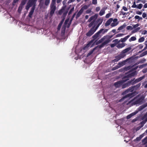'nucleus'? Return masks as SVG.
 Listing matches in <instances>:
<instances>
[{
  "instance_id": "f257e3e1",
  "label": "nucleus",
  "mask_w": 147,
  "mask_h": 147,
  "mask_svg": "<svg viewBox=\"0 0 147 147\" xmlns=\"http://www.w3.org/2000/svg\"><path fill=\"white\" fill-rule=\"evenodd\" d=\"M144 98L143 97H139L138 96L136 97L133 99L129 101L128 104L131 106L137 104H141L142 103Z\"/></svg>"
},
{
  "instance_id": "f03ea898",
  "label": "nucleus",
  "mask_w": 147,
  "mask_h": 147,
  "mask_svg": "<svg viewBox=\"0 0 147 147\" xmlns=\"http://www.w3.org/2000/svg\"><path fill=\"white\" fill-rule=\"evenodd\" d=\"M112 37V36L107 35L104 36L102 38L99 40V42H103V44L105 45L110 42V39Z\"/></svg>"
},
{
  "instance_id": "7ed1b4c3",
  "label": "nucleus",
  "mask_w": 147,
  "mask_h": 147,
  "mask_svg": "<svg viewBox=\"0 0 147 147\" xmlns=\"http://www.w3.org/2000/svg\"><path fill=\"white\" fill-rule=\"evenodd\" d=\"M50 14L51 16H53L56 9V2H52L50 5Z\"/></svg>"
},
{
  "instance_id": "20e7f679",
  "label": "nucleus",
  "mask_w": 147,
  "mask_h": 147,
  "mask_svg": "<svg viewBox=\"0 0 147 147\" xmlns=\"http://www.w3.org/2000/svg\"><path fill=\"white\" fill-rule=\"evenodd\" d=\"M134 86H132L129 87L126 91V92L129 93V92H132L134 90ZM136 94V93L135 92H133L128 93L126 96L127 97H131L134 96Z\"/></svg>"
},
{
  "instance_id": "39448f33",
  "label": "nucleus",
  "mask_w": 147,
  "mask_h": 147,
  "mask_svg": "<svg viewBox=\"0 0 147 147\" xmlns=\"http://www.w3.org/2000/svg\"><path fill=\"white\" fill-rule=\"evenodd\" d=\"M97 29V28L95 27V26H93L86 33V36H90L94 33Z\"/></svg>"
},
{
  "instance_id": "423d86ee",
  "label": "nucleus",
  "mask_w": 147,
  "mask_h": 147,
  "mask_svg": "<svg viewBox=\"0 0 147 147\" xmlns=\"http://www.w3.org/2000/svg\"><path fill=\"white\" fill-rule=\"evenodd\" d=\"M98 17V14H95L94 16H91L90 18L88 21V22H90L91 21H94Z\"/></svg>"
},
{
  "instance_id": "0eeeda50",
  "label": "nucleus",
  "mask_w": 147,
  "mask_h": 147,
  "mask_svg": "<svg viewBox=\"0 0 147 147\" xmlns=\"http://www.w3.org/2000/svg\"><path fill=\"white\" fill-rule=\"evenodd\" d=\"M125 81H124L123 80H122L115 83L114 85L116 87H118L123 85V83Z\"/></svg>"
},
{
  "instance_id": "6e6552de",
  "label": "nucleus",
  "mask_w": 147,
  "mask_h": 147,
  "mask_svg": "<svg viewBox=\"0 0 147 147\" xmlns=\"http://www.w3.org/2000/svg\"><path fill=\"white\" fill-rule=\"evenodd\" d=\"M103 30V29H100L99 31L96 33L94 35L92 38L94 39H97L99 37V34L101 33V31Z\"/></svg>"
},
{
  "instance_id": "1a4fd4ad",
  "label": "nucleus",
  "mask_w": 147,
  "mask_h": 147,
  "mask_svg": "<svg viewBox=\"0 0 147 147\" xmlns=\"http://www.w3.org/2000/svg\"><path fill=\"white\" fill-rule=\"evenodd\" d=\"M103 21V19L102 18H98L97 21V22L98 24L97 25L95 26V27L98 28L100 25L101 24Z\"/></svg>"
},
{
  "instance_id": "9d476101",
  "label": "nucleus",
  "mask_w": 147,
  "mask_h": 147,
  "mask_svg": "<svg viewBox=\"0 0 147 147\" xmlns=\"http://www.w3.org/2000/svg\"><path fill=\"white\" fill-rule=\"evenodd\" d=\"M36 1V0H31L29 1L28 3L31 5V6H34L35 7Z\"/></svg>"
},
{
  "instance_id": "9b49d317",
  "label": "nucleus",
  "mask_w": 147,
  "mask_h": 147,
  "mask_svg": "<svg viewBox=\"0 0 147 147\" xmlns=\"http://www.w3.org/2000/svg\"><path fill=\"white\" fill-rule=\"evenodd\" d=\"M113 20V18H110L107 21L106 23H105V26H109Z\"/></svg>"
},
{
  "instance_id": "f8f14e48",
  "label": "nucleus",
  "mask_w": 147,
  "mask_h": 147,
  "mask_svg": "<svg viewBox=\"0 0 147 147\" xmlns=\"http://www.w3.org/2000/svg\"><path fill=\"white\" fill-rule=\"evenodd\" d=\"M138 113V111H136L134 112H133L129 115H127V119H129L130 118L132 117L134 115Z\"/></svg>"
},
{
  "instance_id": "ddd939ff",
  "label": "nucleus",
  "mask_w": 147,
  "mask_h": 147,
  "mask_svg": "<svg viewBox=\"0 0 147 147\" xmlns=\"http://www.w3.org/2000/svg\"><path fill=\"white\" fill-rule=\"evenodd\" d=\"M147 107V102L140 106L138 108V110L140 111Z\"/></svg>"
},
{
  "instance_id": "4468645a",
  "label": "nucleus",
  "mask_w": 147,
  "mask_h": 147,
  "mask_svg": "<svg viewBox=\"0 0 147 147\" xmlns=\"http://www.w3.org/2000/svg\"><path fill=\"white\" fill-rule=\"evenodd\" d=\"M130 36V35H128L125 36V37L121 38L120 40V42H123L126 41L127 39Z\"/></svg>"
},
{
  "instance_id": "2eb2a0df",
  "label": "nucleus",
  "mask_w": 147,
  "mask_h": 147,
  "mask_svg": "<svg viewBox=\"0 0 147 147\" xmlns=\"http://www.w3.org/2000/svg\"><path fill=\"white\" fill-rule=\"evenodd\" d=\"M92 42L90 41L88 43L86 46H85L84 48V50H87L88 48L90 47H92Z\"/></svg>"
},
{
  "instance_id": "dca6fc26",
  "label": "nucleus",
  "mask_w": 147,
  "mask_h": 147,
  "mask_svg": "<svg viewBox=\"0 0 147 147\" xmlns=\"http://www.w3.org/2000/svg\"><path fill=\"white\" fill-rule=\"evenodd\" d=\"M92 42L90 41L88 43L86 46H85L84 48V50H87L88 48L90 47H92Z\"/></svg>"
},
{
  "instance_id": "f3484780",
  "label": "nucleus",
  "mask_w": 147,
  "mask_h": 147,
  "mask_svg": "<svg viewBox=\"0 0 147 147\" xmlns=\"http://www.w3.org/2000/svg\"><path fill=\"white\" fill-rule=\"evenodd\" d=\"M35 9V7L34 6H33L32 8L31 9L30 12H29L28 16L29 17L31 18L32 17V16L33 14V13L34 12V11Z\"/></svg>"
},
{
  "instance_id": "a211bd4d",
  "label": "nucleus",
  "mask_w": 147,
  "mask_h": 147,
  "mask_svg": "<svg viewBox=\"0 0 147 147\" xmlns=\"http://www.w3.org/2000/svg\"><path fill=\"white\" fill-rule=\"evenodd\" d=\"M125 46L124 43H119L117 45V47L118 49L121 48Z\"/></svg>"
},
{
  "instance_id": "6ab92c4d",
  "label": "nucleus",
  "mask_w": 147,
  "mask_h": 147,
  "mask_svg": "<svg viewBox=\"0 0 147 147\" xmlns=\"http://www.w3.org/2000/svg\"><path fill=\"white\" fill-rule=\"evenodd\" d=\"M144 78H145V76H142L141 77L138 78L136 79L135 80V83L138 82H139L140 81H141V80H142L143 79H144Z\"/></svg>"
},
{
  "instance_id": "aec40b11",
  "label": "nucleus",
  "mask_w": 147,
  "mask_h": 147,
  "mask_svg": "<svg viewBox=\"0 0 147 147\" xmlns=\"http://www.w3.org/2000/svg\"><path fill=\"white\" fill-rule=\"evenodd\" d=\"M126 62V61H125L119 63L118 64L119 67H120L124 65L125 64V63Z\"/></svg>"
},
{
  "instance_id": "412c9836",
  "label": "nucleus",
  "mask_w": 147,
  "mask_h": 147,
  "mask_svg": "<svg viewBox=\"0 0 147 147\" xmlns=\"http://www.w3.org/2000/svg\"><path fill=\"white\" fill-rule=\"evenodd\" d=\"M105 10L104 9H102L100 11L99 13V15L100 16H102L105 14Z\"/></svg>"
},
{
  "instance_id": "4be33fe9",
  "label": "nucleus",
  "mask_w": 147,
  "mask_h": 147,
  "mask_svg": "<svg viewBox=\"0 0 147 147\" xmlns=\"http://www.w3.org/2000/svg\"><path fill=\"white\" fill-rule=\"evenodd\" d=\"M83 12L80 9V11H79V12L76 15V18H77L79 17L80 16L81 14Z\"/></svg>"
},
{
  "instance_id": "5701e85b",
  "label": "nucleus",
  "mask_w": 147,
  "mask_h": 147,
  "mask_svg": "<svg viewBox=\"0 0 147 147\" xmlns=\"http://www.w3.org/2000/svg\"><path fill=\"white\" fill-rule=\"evenodd\" d=\"M131 49V48L129 47L127 48L124 50H123L122 52L124 54H125L126 53L129 51Z\"/></svg>"
},
{
  "instance_id": "b1692460",
  "label": "nucleus",
  "mask_w": 147,
  "mask_h": 147,
  "mask_svg": "<svg viewBox=\"0 0 147 147\" xmlns=\"http://www.w3.org/2000/svg\"><path fill=\"white\" fill-rule=\"evenodd\" d=\"M121 59L119 55L115 57V58L114 60V62H117L119 60Z\"/></svg>"
},
{
  "instance_id": "393cba45",
  "label": "nucleus",
  "mask_w": 147,
  "mask_h": 147,
  "mask_svg": "<svg viewBox=\"0 0 147 147\" xmlns=\"http://www.w3.org/2000/svg\"><path fill=\"white\" fill-rule=\"evenodd\" d=\"M130 84V83L129 82H127L125 83L123 85L122 88H125L126 87L129 86V85Z\"/></svg>"
},
{
  "instance_id": "a878e982",
  "label": "nucleus",
  "mask_w": 147,
  "mask_h": 147,
  "mask_svg": "<svg viewBox=\"0 0 147 147\" xmlns=\"http://www.w3.org/2000/svg\"><path fill=\"white\" fill-rule=\"evenodd\" d=\"M50 2V0H45V5L48 6Z\"/></svg>"
},
{
  "instance_id": "bb28decb",
  "label": "nucleus",
  "mask_w": 147,
  "mask_h": 147,
  "mask_svg": "<svg viewBox=\"0 0 147 147\" xmlns=\"http://www.w3.org/2000/svg\"><path fill=\"white\" fill-rule=\"evenodd\" d=\"M86 13L87 14L90 13L91 15H92L93 14V12L91 11V9H88L86 11Z\"/></svg>"
},
{
  "instance_id": "cd10ccee",
  "label": "nucleus",
  "mask_w": 147,
  "mask_h": 147,
  "mask_svg": "<svg viewBox=\"0 0 147 147\" xmlns=\"http://www.w3.org/2000/svg\"><path fill=\"white\" fill-rule=\"evenodd\" d=\"M140 29V27H138V28H136L134 30H132L131 32V33H136V32H138V31Z\"/></svg>"
},
{
  "instance_id": "c85d7f7f",
  "label": "nucleus",
  "mask_w": 147,
  "mask_h": 147,
  "mask_svg": "<svg viewBox=\"0 0 147 147\" xmlns=\"http://www.w3.org/2000/svg\"><path fill=\"white\" fill-rule=\"evenodd\" d=\"M121 58L122 59L124 57H125L126 56L125 54H124L122 52H121L120 54L119 55Z\"/></svg>"
},
{
  "instance_id": "c756f323",
  "label": "nucleus",
  "mask_w": 147,
  "mask_h": 147,
  "mask_svg": "<svg viewBox=\"0 0 147 147\" xmlns=\"http://www.w3.org/2000/svg\"><path fill=\"white\" fill-rule=\"evenodd\" d=\"M143 5L142 3H140L138 5H137V7L136 8L139 9H141L143 7Z\"/></svg>"
},
{
  "instance_id": "7c9ffc66",
  "label": "nucleus",
  "mask_w": 147,
  "mask_h": 147,
  "mask_svg": "<svg viewBox=\"0 0 147 147\" xmlns=\"http://www.w3.org/2000/svg\"><path fill=\"white\" fill-rule=\"evenodd\" d=\"M143 144L145 145L147 143V137L144 138L142 141Z\"/></svg>"
},
{
  "instance_id": "2f4dec72",
  "label": "nucleus",
  "mask_w": 147,
  "mask_h": 147,
  "mask_svg": "<svg viewBox=\"0 0 147 147\" xmlns=\"http://www.w3.org/2000/svg\"><path fill=\"white\" fill-rule=\"evenodd\" d=\"M136 37L135 36H132L131 37L130 39H129V42H131V41H135L136 40Z\"/></svg>"
},
{
  "instance_id": "473e14b6",
  "label": "nucleus",
  "mask_w": 147,
  "mask_h": 147,
  "mask_svg": "<svg viewBox=\"0 0 147 147\" xmlns=\"http://www.w3.org/2000/svg\"><path fill=\"white\" fill-rule=\"evenodd\" d=\"M125 26H126V25L124 24L122 26L119 27L118 28V30H121L123 29L124 28H125Z\"/></svg>"
},
{
  "instance_id": "72a5a7b5",
  "label": "nucleus",
  "mask_w": 147,
  "mask_h": 147,
  "mask_svg": "<svg viewBox=\"0 0 147 147\" xmlns=\"http://www.w3.org/2000/svg\"><path fill=\"white\" fill-rule=\"evenodd\" d=\"M135 18L136 19L138 20V21L142 20V18L141 17H140L138 16H135Z\"/></svg>"
},
{
  "instance_id": "f704fd0d",
  "label": "nucleus",
  "mask_w": 147,
  "mask_h": 147,
  "mask_svg": "<svg viewBox=\"0 0 147 147\" xmlns=\"http://www.w3.org/2000/svg\"><path fill=\"white\" fill-rule=\"evenodd\" d=\"M147 54V51L143 52L141 54L140 56L141 57H143Z\"/></svg>"
},
{
  "instance_id": "c9c22d12",
  "label": "nucleus",
  "mask_w": 147,
  "mask_h": 147,
  "mask_svg": "<svg viewBox=\"0 0 147 147\" xmlns=\"http://www.w3.org/2000/svg\"><path fill=\"white\" fill-rule=\"evenodd\" d=\"M144 40V37H142L138 40V42H143Z\"/></svg>"
},
{
  "instance_id": "e433bc0d",
  "label": "nucleus",
  "mask_w": 147,
  "mask_h": 147,
  "mask_svg": "<svg viewBox=\"0 0 147 147\" xmlns=\"http://www.w3.org/2000/svg\"><path fill=\"white\" fill-rule=\"evenodd\" d=\"M118 24L117 22H113L111 24V26L112 27H114L116 26Z\"/></svg>"
},
{
  "instance_id": "4c0bfd02",
  "label": "nucleus",
  "mask_w": 147,
  "mask_h": 147,
  "mask_svg": "<svg viewBox=\"0 0 147 147\" xmlns=\"http://www.w3.org/2000/svg\"><path fill=\"white\" fill-rule=\"evenodd\" d=\"M88 8V6L87 5H85L83 7L80 9L83 12L84 9H86Z\"/></svg>"
},
{
  "instance_id": "58836bf2",
  "label": "nucleus",
  "mask_w": 147,
  "mask_h": 147,
  "mask_svg": "<svg viewBox=\"0 0 147 147\" xmlns=\"http://www.w3.org/2000/svg\"><path fill=\"white\" fill-rule=\"evenodd\" d=\"M94 21H92L90 24L88 25V26L90 28L94 24Z\"/></svg>"
},
{
  "instance_id": "ea45409f",
  "label": "nucleus",
  "mask_w": 147,
  "mask_h": 147,
  "mask_svg": "<svg viewBox=\"0 0 147 147\" xmlns=\"http://www.w3.org/2000/svg\"><path fill=\"white\" fill-rule=\"evenodd\" d=\"M113 42H114V43L116 44L119 42H120V40L118 41L117 39H115L113 40Z\"/></svg>"
},
{
  "instance_id": "a19ab883",
  "label": "nucleus",
  "mask_w": 147,
  "mask_h": 147,
  "mask_svg": "<svg viewBox=\"0 0 147 147\" xmlns=\"http://www.w3.org/2000/svg\"><path fill=\"white\" fill-rule=\"evenodd\" d=\"M31 7V5H30L28 3H27V5L26 6V9L27 10H28L30 7Z\"/></svg>"
},
{
  "instance_id": "79ce46f5",
  "label": "nucleus",
  "mask_w": 147,
  "mask_h": 147,
  "mask_svg": "<svg viewBox=\"0 0 147 147\" xmlns=\"http://www.w3.org/2000/svg\"><path fill=\"white\" fill-rule=\"evenodd\" d=\"M31 7V5H30L28 3H27V5L26 6V9L27 10H28L30 7Z\"/></svg>"
},
{
  "instance_id": "37998d69",
  "label": "nucleus",
  "mask_w": 147,
  "mask_h": 147,
  "mask_svg": "<svg viewBox=\"0 0 147 147\" xmlns=\"http://www.w3.org/2000/svg\"><path fill=\"white\" fill-rule=\"evenodd\" d=\"M124 35V34H121V33L119 34H117V35H116V37H121V36H123Z\"/></svg>"
},
{
  "instance_id": "c03bdc74",
  "label": "nucleus",
  "mask_w": 147,
  "mask_h": 147,
  "mask_svg": "<svg viewBox=\"0 0 147 147\" xmlns=\"http://www.w3.org/2000/svg\"><path fill=\"white\" fill-rule=\"evenodd\" d=\"M103 29V30L101 31V33L102 34H104L105 32H107L108 30V29Z\"/></svg>"
},
{
  "instance_id": "a18cd8bd",
  "label": "nucleus",
  "mask_w": 147,
  "mask_h": 147,
  "mask_svg": "<svg viewBox=\"0 0 147 147\" xmlns=\"http://www.w3.org/2000/svg\"><path fill=\"white\" fill-rule=\"evenodd\" d=\"M127 29L128 30H132L133 29L132 26H128L127 27Z\"/></svg>"
},
{
  "instance_id": "49530a36",
  "label": "nucleus",
  "mask_w": 147,
  "mask_h": 147,
  "mask_svg": "<svg viewBox=\"0 0 147 147\" xmlns=\"http://www.w3.org/2000/svg\"><path fill=\"white\" fill-rule=\"evenodd\" d=\"M137 7V5L136 4L135 1H134L133 3V5H132L131 7L134 8H136Z\"/></svg>"
},
{
  "instance_id": "de8ad7c7",
  "label": "nucleus",
  "mask_w": 147,
  "mask_h": 147,
  "mask_svg": "<svg viewBox=\"0 0 147 147\" xmlns=\"http://www.w3.org/2000/svg\"><path fill=\"white\" fill-rule=\"evenodd\" d=\"M111 13H109L107 14L106 15V16H105V18H109V17H110L111 16Z\"/></svg>"
},
{
  "instance_id": "09e8293b",
  "label": "nucleus",
  "mask_w": 147,
  "mask_h": 147,
  "mask_svg": "<svg viewBox=\"0 0 147 147\" xmlns=\"http://www.w3.org/2000/svg\"><path fill=\"white\" fill-rule=\"evenodd\" d=\"M139 26V24H136L135 25H133L132 26L133 29L136 28Z\"/></svg>"
},
{
  "instance_id": "8fccbe9b",
  "label": "nucleus",
  "mask_w": 147,
  "mask_h": 147,
  "mask_svg": "<svg viewBox=\"0 0 147 147\" xmlns=\"http://www.w3.org/2000/svg\"><path fill=\"white\" fill-rule=\"evenodd\" d=\"M92 3L94 5L97 4V0H92Z\"/></svg>"
},
{
  "instance_id": "3c124183",
  "label": "nucleus",
  "mask_w": 147,
  "mask_h": 147,
  "mask_svg": "<svg viewBox=\"0 0 147 147\" xmlns=\"http://www.w3.org/2000/svg\"><path fill=\"white\" fill-rule=\"evenodd\" d=\"M147 65V64H143L142 65H141L139 67V68H142L144 67H145V66H146Z\"/></svg>"
},
{
  "instance_id": "603ef678",
  "label": "nucleus",
  "mask_w": 147,
  "mask_h": 147,
  "mask_svg": "<svg viewBox=\"0 0 147 147\" xmlns=\"http://www.w3.org/2000/svg\"><path fill=\"white\" fill-rule=\"evenodd\" d=\"M74 8L73 7L69 11V14H70L72 12L74 11Z\"/></svg>"
},
{
  "instance_id": "864d4df0",
  "label": "nucleus",
  "mask_w": 147,
  "mask_h": 147,
  "mask_svg": "<svg viewBox=\"0 0 147 147\" xmlns=\"http://www.w3.org/2000/svg\"><path fill=\"white\" fill-rule=\"evenodd\" d=\"M100 9V7H97L96 8V10L97 12L99 11Z\"/></svg>"
},
{
  "instance_id": "5fc2aeb1",
  "label": "nucleus",
  "mask_w": 147,
  "mask_h": 147,
  "mask_svg": "<svg viewBox=\"0 0 147 147\" xmlns=\"http://www.w3.org/2000/svg\"><path fill=\"white\" fill-rule=\"evenodd\" d=\"M61 25H62V23H60L59 24V25H58V28H57L58 30H59L60 29Z\"/></svg>"
},
{
  "instance_id": "6e6d98bb",
  "label": "nucleus",
  "mask_w": 147,
  "mask_h": 147,
  "mask_svg": "<svg viewBox=\"0 0 147 147\" xmlns=\"http://www.w3.org/2000/svg\"><path fill=\"white\" fill-rule=\"evenodd\" d=\"M105 45L104 44H103V43H102V44L101 45H100L98 46V47L99 48H101L102 47H103Z\"/></svg>"
},
{
  "instance_id": "4d7b16f0",
  "label": "nucleus",
  "mask_w": 147,
  "mask_h": 147,
  "mask_svg": "<svg viewBox=\"0 0 147 147\" xmlns=\"http://www.w3.org/2000/svg\"><path fill=\"white\" fill-rule=\"evenodd\" d=\"M136 13L139 15H141L142 14V12L139 11H136Z\"/></svg>"
},
{
  "instance_id": "13d9d810",
  "label": "nucleus",
  "mask_w": 147,
  "mask_h": 147,
  "mask_svg": "<svg viewBox=\"0 0 147 147\" xmlns=\"http://www.w3.org/2000/svg\"><path fill=\"white\" fill-rule=\"evenodd\" d=\"M142 138V137L140 136L139 137H137L136 139V140L138 141L140 140Z\"/></svg>"
},
{
  "instance_id": "bf43d9fd",
  "label": "nucleus",
  "mask_w": 147,
  "mask_h": 147,
  "mask_svg": "<svg viewBox=\"0 0 147 147\" xmlns=\"http://www.w3.org/2000/svg\"><path fill=\"white\" fill-rule=\"evenodd\" d=\"M26 2L25 1H22L21 3V5L23 6L26 3Z\"/></svg>"
},
{
  "instance_id": "052dcab7",
  "label": "nucleus",
  "mask_w": 147,
  "mask_h": 147,
  "mask_svg": "<svg viewBox=\"0 0 147 147\" xmlns=\"http://www.w3.org/2000/svg\"><path fill=\"white\" fill-rule=\"evenodd\" d=\"M147 34V31L146 30H144L143 31L142 34L144 35L146 34Z\"/></svg>"
},
{
  "instance_id": "680f3d73",
  "label": "nucleus",
  "mask_w": 147,
  "mask_h": 147,
  "mask_svg": "<svg viewBox=\"0 0 147 147\" xmlns=\"http://www.w3.org/2000/svg\"><path fill=\"white\" fill-rule=\"evenodd\" d=\"M120 14H122L123 15H127V13L125 12H124L123 11H121V13H120Z\"/></svg>"
},
{
  "instance_id": "e2e57ef3",
  "label": "nucleus",
  "mask_w": 147,
  "mask_h": 147,
  "mask_svg": "<svg viewBox=\"0 0 147 147\" xmlns=\"http://www.w3.org/2000/svg\"><path fill=\"white\" fill-rule=\"evenodd\" d=\"M142 16L143 18H145L146 16V13L144 12V13H143Z\"/></svg>"
},
{
  "instance_id": "0e129e2a",
  "label": "nucleus",
  "mask_w": 147,
  "mask_h": 147,
  "mask_svg": "<svg viewBox=\"0 0 147 147\" xmlns=\"http://www.w3.org/2000/svg\"><path fill=\"white\" fill-rule=\"evenodd\" d=\"M116 45V44L113 43L111 45V47H113Z\"/></svg>"
},
{
  "instance_id": "69168bd1",
  "label": "nucleus",
  "mask_w": 147,
  "mask_h": 147,
  "mask_svg": "<svg viewBox=\"0 0 147 147\" xmlns=\"http://www.w3.org/2000/svg\"><path fill=\"white\" fill-rule=\"evenodd\" d=\"M123 9L125 11H126L127 10V8L125 7H124V6H123Z\"/></svg>"
},
{
  "instance_id": "338daca9",
  "label": "nucleus",
  "mask_w": 147,
  "mask_h": 147,
  "mask_svg": "<svg viewBox=\"0 0 147 147\" xmlns=\"http://www.w3.org/2000/svg\"><path fill=\"white\" fill-rule=\"evenodd\" d=\"M117 19L116 18H115L114 19H113V22H117Z\"/></svg>"
},
{
  "instance_id": "774afa93",
  "label": "nucleus",
  "mask_w": 147,
  "mask_h": 147,
  "mask_svg": "<svg viewBox=\"0 0 147 147\" xmlns=\"http://www.w3.org/2000/svg\"><path fill=\"white\" fill-rule=\"evenodd\" d=\"M144 8H146L147 7V3H145L144 6Z\"/></svg>"
}]
</instances>
